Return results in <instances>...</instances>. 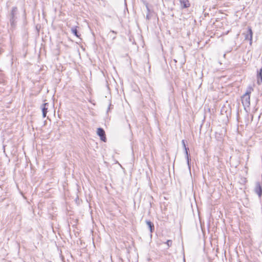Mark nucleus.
I'll list each match as a JSON object with an SVG mask.
<instances>
[{
  "mask_svg": "<svg viewBox=\"0 0 262 262\" xmlns=\"http://www.w3.org/2000/svg\"><path fill=\"white\" fill-rule=\"evenodd\" d=\"M252 91H253V89L251 88H249L246 93L241 97L242 102L245 110H246L247 108H249L250 105V94Z\"/></svg>",
  "mask_w": 262,
  "mask_h": 262,
  "instance_id": "nucleus-1",
  "label": "nucleus"
},
{
  "mask_svg": "<svg viewBox=\"0 0 262 262\" xmlns=\"http://www.w3.org/2000/svg\"><path fill=\"white\" fill-rule=\"evenodd\" d=\"M245 35V39L246 40H250V44H252V31L250 27H248V29L246 33H244Z\"/></svg>",
  "mask_w": 262,
  "mask_h": 262,
  "instance_id": "nucleus-2",
  "label": "nucleus"
},
{
  "mask_svg": "<svg viewBox=\"0 0 262 262\" xmlns=\"http://www.w3.org/2000/svg\"><path fill=\"white\" fill-rule=\"evenodd\" d=\"M254 190L255 193L258 195L259 198H260L262 195V188L259 182H256L255 183V186Z\"/></svg>",
  "mask_w": 262,
  "mask_h": 262,
  "instance_id": "nucleus-3",
  "label": "nucleus"
},
{
  "mask_svg": "<svg viewBox=\"0 0 262 262\" xmlns=\"http://www.w3.org/2000/svg\"><path fill=\"white\" fill-rule=\"evenodd\" d=\"M97 135L100 136L101 140L104 142L106 141V137L104 130L101 128H98L97 132Z\"/></svg>",
  "mask_w": 262,
  "mask_h": 262,
  "instance_id": "nucleus-4",
  "label": "nucleus"
},
{
  "mask_svg": "<svg viewBox=\"0 0 262 262\" xmlns=\"http://www.w3.org/2000/svg\"><path fill=\"white\" fill-rule=\"evenodd\" d=\"M49 104L48 103H43L41 106V108L42 113V116L43 118L46 117L48 110L49 109Z\"/></svg>",
  "mask_w": 262,
  "mask_h": 262,
  "instance_id": "nucleus-5",
  "label": "nucleus"
},
{
  "mask_svg": "<svg viewBox=\"0 0 262 262\" xmlns=\"http://www.w3.org/2000/svg\"><path fill=\"white\" fill-rule=\"evenodd\" d=\"M180 3L182 8H188L190 6L188 0H180Z\"/></svg>",
  "mask_w": 262,
  "mask_h": 262,
  "instance_id": "nucleus-6",
  "label": "nucleus"
},
{
  "mask_svg": "<svg viewBox=\"0 0 262 262\" xmlns=\"http://www.w3.org/2000/svg\"><path fill=\"white\" fill-rule=\"evenodd\" d=\"M257 79V83L260 84L262 82V69H260L259 71H258Z\"/></svg>",
  "mask_w": 262,
  "mask_h": 262,
  "instance_id": "nucleus-7",
  "label": "nucleus"
},
{
  "mask_svg": "<svg viewBox=\"0 0 262 262\" xmlns=\"http://www.w3.org/2000/svg\"><path fill=\"white\" fill-rule=\"evenodd\" d=\"M182 143L183 146V147H184V148L185 149V153H186V158H187V163H188V165H189V160L188 154V148H187L186 147L185 143V141L184 140H183L182 141Z\"/></svg>",
  "mask_w": 262,
  "mask_h": 262,
  "instance_id": "nucleus-8",
  "label": "nucleus"
},
{
  "mask_svg": "<svg viewBox=\"0 0 262 262\" xmlns=\"http://www.w3.org/2000/svg\"><path fill=\"white\" fill-rule=\"evenodd\" d=\"M144 5H145V6L146 7V9H147V10L148 11V13L146 14V19H149L150 18L151 16H150V15L149 14L150 13V9L148 8V5L146 2L144 3Z\"/></svg>",
  "mask_w": 262,
  "mask_h": 262,
  "instance_id": "nucleus-9",
  "label": "nucleus"
},
{
  "mask_svg": "<svg viewBox=\"0 0 262 262\" xmlns=\"http://www.w3.org/2000/svg\"><path fill=\"white\" fill-rule=\"evenodd\" d=\"M71 31L75 36H76L77 37L79 36V35H78L77 30L75 27L72 28Z\"/></svg>",
  "mask_w": 262,
  "mask_h": 262,
  "instance_id": "nucleus-10",
  "label": "nucleus"
},
{
  "mask_svg": "<svg viewBox=\"0 0 262 262\" xmlns=\"http://www.w3.org/2000/svg\"><path fill=\"white\" fill-rule=\"evenodd\" d=\"M146 224L148 225V227L149 229H152V228L153 227L154 225L152 224L151 222L150 221H146Z\"/></svg>",
  "mask_w": 262,
  "mask_h": 262,
  "instance_id": "nucleus-11",
  "label": "nucleus"
},
{
  "mask_svg": "<svg viewBox=\"0 0 262 262\" xmlns=\"http://www.w3.org/2000/svg\"><path fill=\"white\" fill-rule=\"evenodd\" d=\"M171 243H172V241H170V240H168V241H167V243H166V244H167V246H168V247H169V246H171Z\"/></svg>",
  "mask_w": 262,
  "mask_h": 262,
  "instance_id": "nucleus-12",
  "label": "nucleus"
},
{
  "mask_svg": "<svg viewBox=\"0 0 262 262\" xmlns=\"http://www.w3.org/2000/svg\"><path fill=\"white\" fill-rule=\"evenodd\" d=\"M16 10V8H14L12 10V13L13 14V12H14Z\"/></svg>",
  "mask_w": 262,
  "mask_h": 262,
  "instance_id": "nucleus-13",
  "label": "nucleus"
}]
</instances>
